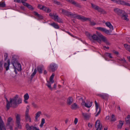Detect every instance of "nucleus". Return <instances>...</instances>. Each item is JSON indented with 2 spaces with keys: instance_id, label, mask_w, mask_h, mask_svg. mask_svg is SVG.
Wrapping results in <instances>:
<instances>
[{
  "instance_id": "1",
  "label": "nucleus",
  "mask_w": 130,
  "mask_h": 130,
  "mask_svg": "<svg viewBox=\"0 0 130 130\" xmlns=\"http://www.w3.org/2000/svg\"><path fill=\"white\" fill-rule=\"evenodd\" d=\"M114 11L118 15L121 16V18L127 21H129V19L127 17L128 15L123 10L116 8L114 9Z\"/></svg>"
},
{
  "instance_id": "2",
  "label": "nucleus",
  "mask_w": 130,
  "mask_h": 130,
  "mask_svg": "<svg viewBox=\"0 0 130 130\" xmlns=\"http://www.w3.org/2000/svg\"><path fill=\"white\" fill-rule=\"evenodd\" d=\"M71 17L74 18H77L78 19L81 20L83 22L86 21L87 20L89 19L86 18L84 16H81L80 15L72 13Z\"/></svg>"
},
{
  "instance_id": "3",
  "label": "nucleus",
  "mask_w": 130,
  "mask_h": 130,
  "mask_svg": "<svg viewBox=\"0 0 130 130\" xmlns=\"http://www.w3.org/2000/svg\"><path fill=\"white\" fill-rule=\"evenodd\" d=\"M58 68V66L55 63H52L50 64L48 66V69L49 71L55 72Z\"/></svg>"
},
{
  "instance_id": "4",
  "label": "nucleus",
  "mask_w": 130,
  "mask_h": 130,
  "mask_svg": "<svg viewBox=\"0 0 130 130\" xmlns=\"http://www.w3.org/2000/svg\"><path fill=\"white\" fill-rule=\"evenodd\" d=\"M15 116L16 126L18 128L21 129L22 128V126L20 123V115L17 113L16 114Z\"/></svg>"
},
{
  "instance_id": "5",
  "label": "nucleus",
  "mask_w": 130,
  "mask_h": 130,
  "mask_svg": "<svg viewBox=\"0 0 130 130\" xmlns=\"http://www.w3.org/2000/svg\"><path fill=\"white\" fill-rule=\"evenodd\" d=\"M87 36H88L89 37V38H90V37L92 38L94 40H97L100 43H101V39L98 37L96 35L94 34L93 35L91 36L89 33L88 32L87 33Z\"/></svg>"
},
{
  "instance_id": "6",
  "label": "nucleus",
  "mask_w": 130,
  "mask_h": 130,
  "mask_svg": "<svg viewBox=\"0 0 130 130\" xmlns=\"http://www.w3.org/2000/svg\"><path fill=\"white\" fill-rule=\"evenodd\" d=\"M30 109L29 106L28 105L26 107V109L25 112V119L26 120H28L30 122H31V119L30 116L29 115V109Z\"/></svg>"
},
{
  "instance_id": "7",
  "label": "nucleus",
  "mask_w": 130,
  "mask_h": 130,
  "mask_svg": "<svg viewBox=\"0 0 130 130\" xmlns=\"http://www.w3.org/2000/svg\"><path fill=\"white\" fill-rule=\"evenodd\" d=\"M95 126L96 128V130H102L103 129L102 125L100 123V121L99 120H97L96 122Z\"/></svg>"
},
{
  "instance_id": "8",
  "label": "nucleus",
  "mask_w": 130,
  "mask_h": 130,
  "mask_svg": "<svg viewBox=\"0 0 130 130\" xmlns=\"http://www.w3.org/2000/svg\"><path fill=\"white\" fill-rule=\"evenodd\" d=\"M96 95L97 96H99L102 99L105 100H107L109 97L108 94L105 93L97 94Z\"/></svg>"
},
{
  "instance_id": "9",
  "label": "nucleus",
  "mask_w": 130,
  "mask_h": 130,
  "mask_svg": "<svg viewBox=\"0 0 130 130\" xmlns=\"http://www.w3.org/2000/svg\"><path fill=\"white\" fill-rule=\"evenodd\" d=\"M96 34L97 36H98L99 37V38L101 39V40H102L103 41L105 42H107V40L106 38L101 33L96 31Z\"/></svg>"
},
{
  "instance_id": "10",
  "label": "nucleus",
  "mask_w": 130,
  "mask_h": 130,
  "mask_svg": "<svg viewBox=\"0 0 130 130\" xmlns=\"http://www.w3.org/2000/svg\"><path fill=\"white\" fill-rule=\"evenodd\" d=\"M12 59H14V60L13 61H14L15 59L16 60V62L14 63V65L16 68V69H17L18 71H21L22 70V69L20 64L17 62L16 59L14 58Z\"/></svg>"
},
{
  "instance_id": "11",
  "label": "nucleus",
  "mask_w": 130,
  "mask_h": 130,
  "mask_svg": "<svg viewBox=\"0 0 130 130\" xmlns=\"http://www.w3.org/2000/svg\"><path fill=\"white\" fill-rule=\"evenodd\" d=\"M0 130H6L4 123L1 116H0Z\"/></svg>"
},
{
  "instance_id": "12",
  "label": "nucleus",
  "mask_w": 130,
  "mask_h": 130,
  "mask_svg": "<svg viewBox=\"0 0 130 130\" xmlns=\"http://www.w3.org/2000/svg\"><path fill=\"white\" fill-rule=\"evenodd\" d=\"M19 96L18 95H16L12 98H10L11 100H12V104L13 105L15 106L17 105V100Z\"/></svg>"
},
{
  "instance_id": "13",
  "label": "nucleus",
  "mask_w": 130,
  "mask_h": 130,
  "mask_svg": "<svg viewBox=\"0 0 130 130\" xmlns=\"http://www.w3.org/2000/svg\"><path fill=\"white\" fill-rule=\"evenodd\" d=\"M62 12L63 14L68 17L71 16L72 12L64 9H62Z\"/></svg>"
},
{
  "instance_id": "14",
  "label": "nucleus",
  "mask_w": 130,
  "mask_h": 130,
  "mask_svg": "<svg viewBox=\"0 0 130 130\" xmlns=\"http://www.w3.org/2000/svg\"><path fill=\"white\" fill-rule=\"evenodd\" d=\"M12 100L10 99V101L8 102H6V110H9L10 107L12 106Z\"/></svg>"
},
{
  "instance_id": "15",
  "label": "nucleus",
  "mask_w": 130,
  "mask_h": 130,
  "mask_svg": "<svg viewBox=\"0 0 130 130\" xmlns=\"http://www.w3.org/2000/svg\"><path fill=\"white\" fill-rule=\"evenodd\" d=\"M7 63L5 62L4 64V67L6 71L8 70L9 68V66L10 65V60L8 59L7 61Z\"/></svg>"
},
{
  "instance_id": "16",
  "label": "nucleus",
  "mask_w": 130,
  "mask_h": 130,
  "mask_svg": "<svg viewBox=\"0 0 130 130\" xmlns=\"http://www.w3.org/2000/svg\"><path fill=\"white\" fill-rule=\"evenodd\" d=\"M44 67L43 66H39L37 67V70L38 72L39 73L41 74L42 73V70L44 69Z\"/></svg>"
},
{
  "instance_id": "17",
  "label": "nucleus",
  "mask_w": 130,
  "mask_h": 130,
  "mask_svg": "<svg viewBox=\"0 0 130 130\" xmlns=\"http://www.w3.org/2000/svg\"><path fill=\"white\" fill-rule=\"evenodd\" d=\"M73 101V100L72 97H69L67 99V104L68 105H70L72 103Z\"/></svg>"
},
{
  "instance_id": "18",
  "label": "nucleus",
  "mask_w": 130,
  "mask_h": 130,
  "mask_svg": "<svg viewBox=\"0 0 130 130\" xmlns=\"http://www.w3.org/2000/svg\"><path fill=\"white\" fill-rule=\"evenodd\" d=\"M53 17L54 18H53V19H54L55 20L57 21L59 23H61L62 22V20L58 17V15H54Z\"/></svg>"
},
{
  "instance_id": "19",
  "label": "nucleus",
  "mask_w": 130,
  "mask_h": 130,
  "mask_svg": "<svg viewBox=\"0 0 130 130\" xmlns=\"http://www.w3.org/2000/svg\"><path fill=\"white\" fill-rule=\"evenodd\" d=\"M34 12L35 15L38 18V20H41L43 19V17L42 15L39 14L36 11H34Z\"/></svg>"
},
{
  "instance_id": "20",
  "label": "nucleus",
  "mask_w": 130,
  "mask_h": 130,
  "mask_svg": "<svg viewBox=\"0 0 130 130\" xmlns=\"http://www.w3.org/2000/svg\"><path fill=\"white\" fill-rule=\"evenodd\" d=\"M83 117L86 119H88L90 117V114L87 113H82Z\"/></svg>"
},
{
  "instance_id": "21",
  "label": "nucleus",
  "mask_w": 130,
  "mask_h": 130,
  "mask_svg": "<svg viewBox=\"0 0 130 130\" xmlns=\"http://www.w3.org/2000/svg\"><path fill=\"white\" fill-rule=\"evenodd\" d=\"M96 10L100 12H102L103 13H106V12L104 11V10L102 8L99 7L98 6L96 8Z\"/></svg>"
},
{
  "instance_id": "22",
  "label": "nucleus",
  "mask_w": 130,
  "mask_h": 130,
  "mask_svg": "<svg viewBox=\"0 0 130 130\" xmlns=\"http://www.w3.org/2000/svg\"><path fill=\"white\" fill-rule=\"evenodd\" d=\"M110 121L111 122H114L116 121V119L115 115L113 114H112L110 118Z\"/></svg>"
},
{
  "instance_id": "23",
  "label": "nucleus",
  "mask_w": 130,
  "mask_h": 130,
  "mask_svg": "<svg viewBox=\"0 0 130 130\" xmlns=\"http://www.w3.org/2000/svg\"><path fill=\"white\" fill-rule=\"evenodd\" d=\"M105 25L108 27H109L110 29H113V26L111 24V23L109 22H107L105 23Z\"/></svg>"
},
{
  "instance_id": "24",
  "label": "nucleus",
  "mask_w": 130,
  "mask_h": 130,
  "mask_svg": "<svg viewBox=\"0 0 130 130\" xmlns=\"http://www.w3.org/2000/svg\"><path fill=\"white\" fill-rule=\"evenodd\" d=\"M72 5H74L76 7L79 8H82V6L78 2H76L75 1H74Z\"/></svg>"
},
{
  "instance_id": "25",
  "label": "nucleus",
  "mask_w": 130,
  "mask_h": 130,
  "mask_svg": "<svg viewBox=\"0 0 130 130\" xmlns=\"http://www.w3.org/2000/svg\"><path fill=\"white\" fill-rule=\"evenodd\" d=\"M41 111H39L36 114V116L35 117V121H38V118L40 116L41 114Z\"/></svg>"
},
{
  "instance_id": "26",
  "label": "nucleus",
  "mask_w": 130,
  "mask_h": 130,
  "mask_svg": "<svg viewBox=\"0 0 130 130\" xmlns=\"http://www.w3.org/2000/svg\"><path fill=\"white\" fill-rule=\"evenodd\" d=\"M130 119V116L129 115H128L125 118V121L126 123L127 124H130V120L129 119Z\"/></svg>"
},
{
  "instance_id": "27",
  "label": "nucleus",
  "mask_w": 130,
  "mask_h": 130,
  "mask_svg": "<svg viewBox=\"0 0 130 130\" xmlns=\"http://www.w3.org/2000/svg\"><path fill=\"white\" fill-rule=\"evenodd\" d=\"M50 25L56 29H58L59 28V26L54 22L51 24Z\"/></svg>"
},
{
  "instance_id": "28",
  "label": "nucleus",
  "mask_w": 130,
  "mask_h": 130,
  "mask_svg": "<svg viewBox=\"0 0 130 130\" xmlns=\"http://www.w3.org/2000/svg\"><path fill=\"white\" fill-rule=\"evenodd\" d=\"M124 122V121H122L121 120L120 121L119 124L117 126L118 128L121 129L123 124Z\"/></svg>"
},
{
  "instance_id": "29",
  "label": "nucleus",
  "mask_w": 130,
  "mask_h": 130,
  "mask_svg": "<svg viewBox=\"0 0 130 130\" xmlns=\"http://www.w3.org/2000/svg\"><path fill=\"white\" fill-rule=\"evenodd\" d=\"M55 76L54 73H53L52 75L50 77V81L52 84L54 82V81L53 80V78Z\"/></svg>"
},
{
  "instance_id": "30",
  "label": "nucleus",
  "mask_w": 130,
  "mask_h": 130,
  "mask_svg": "<svg viewBox=\"0 0 130 130\" xmlns=\"http://www.w3.org/2000/svg\"><path fill=\"white\" fill-rule=\"evenodd\" d=\"M32 127V126H30L28 123L26 124L25 127L27 130H31Z\"/></svg>"
},
{
  "instance_id": "31",
  "label": "nucleus",
  "mask_w": 130,
  "mask_h": 130,
  "mask_svg": "<svg viewBox=\"0 0 130 130\" xmlns=\"http://www.w3.org/2000/svg\"><path fill=\"white\" fill-rule=\"evenodd\" d=\"M86 18L89 19L87 20H86L87 21V20H88L90 22V24L92 26H94L96 24V23L94 21H91V19L90 18Z\"/></svg>"
},
{
  "instance_id": "32",
  "label": "nucleus",
  "mask_w": 130,
  "mask_h": 130,
  "mask_svg": "<svg viewBox=\"0 0 130 130\" xmlns=\"http://www.w3.org/2000/svg\"><path fill=\"white\" fill-rule=\"evenodd\" d=\"M14 59H12V63L13 65V66L14 67V72L16 74H17V72L16 71V68L14 65V63H15L16 62V60L15 59L14 61H13L14 60Z\"/></svg>"
},
{
  "instance_id": "33",
  "label": "nucleus",
  "mask_w": 130,
  "mask_h": 130,
  "mask_svg": "<svg viewBox=\"0 0 130 130\" xmlns=\"http://www.w3.org/2000/svg\"><path fill=\"white\" fill-rule=\"evenodd\" d=\"M124 46L126 50L130 52V45L125 44H124Z\"/></svg>"
},
{
  "instance_id": "34",
  "label": "nucleus",
  "mask_w": 130,
  "mask_h": 130,
  "mask_svg": "<svg viewBox=\"0 0 130 130\" xmlns=\"http://www.w3.org/2000/svg\"><path fill=\"white\" fill-rule=\"evenodd\" d=\"M84 103L85 104V106L88 108H89L92 105V102H90L89 105L88 104H87V103H85H85H83V104Z\"/></svg>"
},
{
  "instance_id": "35",
  "label": "nucleus",
  "mask_w": 130,
  "mask_h": 130,
  "mask_svg": "<svg viewBox=\"0 0 130 130\" xmlns=\"http://www.w3.org/2000/svg\"><path fill=\"white\" fill-rule=\"evenodd\" d=\"M77 107V105L75 103L72 105L71 106V108L72 109H76Z\"/></svg>"
},
{
  "instance_id": "36",
  "label": "nucleus",
  "mask_w": 130,
  "mask_h": 130,
  "mask_svg": "<svg viewBox=\"0 0 130 130\" xmlns=\"http://www.w3.org/2000/svg\"><path fill=\"white\" fill-rule=\"evenodd\" d=\"M125 2V1H123L119 0L118 4L121 5H124Z\"/></svg>"
},
{
  "instance_id": "37",
  "label": "nucleus",
  "mask_w": 130,
  "mask_h": 130,
  "mask_svg": "<svg viewBox=\"0 0 130 130\" xmlns=\"http://www.w3.org/2000/svg\"><path fill=\"white\" fill-rule=\"evenodd\" d=\"M96 28L98 30L104 32V31L105 29V28L101 27H97Z\"/></svg>"
},
{
  "instance_id": "38",
  "label": "nucleus",
  "mask_w": 130,
  "mask_h": 130,
  "mask_svg": "<svg viewBox=\"0 0 130 130\" xmlns=\"http://www.w3.org/2000/svg\"><path fill=\"white\" fill-rule=\"evenodd\" d=\"M96 28L98 30L104 32V31L105 29V28L101 27H97Z\"/></svg>"
},
{
  "instance_id": "39",
  "label": "nucleus",
  "mask_w": 130,
  "mask_h": 130,
  "mask_svg": "<svg viewBox=\"0 0 130 130\" xmlns=\"http://www.w3.org/2000/svg\"><path fill=\"white\" fill-rule=\"evenodd\" d=\"M45 123V120L44 118H43L42 119L41 121V124L40 125V127H43L44 124Z\"/></svg>"
},
{
  "instance_id": "40",
  "label": "nucleus",
  "mask_w": 130,
  "mask_h": 130,
  "mask_svg": "<svg viewBox=\"0 0 130 130\" xmlns=\"http://www.w3.org/2000/svg\"><path fill=\"white\" fill-rule=\"evenodd\" d=\"M3 60H2L0 61V70L2 71L3 70Z\"/></svg>"
},
{
  "instance_id": "41",
  "label": "nucleus",
  "mask_w": 130,
  "mask_h": 130,
  "mask_svg": "<svg viewBox=\"0 0 130 130\" xmlns=\"http://www.w3.org/2000/svg\"><path fill=\"white\" fill-rule=\"evenodd\" d=\"M6 7V4L5 2H0V7Z\"/></svg>"
},
{
  "instance_id": "42",
  "label": "nucleus",
  "mask_w": 130,
  "mask_h": 130,
  "mask_svg": "<svg viewBox=\"0 0 130 130\" xmlns=\"http://www.w3.org/2000/svg\"><path fill=\"white\" fill-rule=\"evenodd\" d=\"M12 120V119L11 117H9L7 120V125H8L10 124V122Z\"/></svg>"
},
{
  "instance_id": "43",
  "label": "nucleus",
  "mask_w": 130,
  "mask_h": 130,
  "mask_svg": "<svg viewBox=\"0 0 130 130\" xmlns=\"http://www.w3.org/2000/svg\"><path fill=\"white\" fill-rule=\"evenodd\" d=\"M24 99L25 100H28L29 98V96L28 93H26L24 96Z\"/></svg>"
},
{
  "instance_id": "44",
  "label": "nucleus",
  "mask_w": 130,
  "mask_h": 130,
  "mask_svg": "<svg viewBox=\"0 0 130 130\" xmlns=\"http://www.w3.org/2000/svg\"><path fill=\"white\" fill-rule=\"evenodd\" d=\"M37 70L36 69H35L34 71L32 74L31 75V78H32L35 75L37 72Z\"/></svg>"
},
{
  "instance_id": "45",
  "label": "nucleus",
  "mask_w": 130,
  "mask_h": 130,
  "mask_svg": "<svg viewBox=\"0 0 130 130\" xmlns=\"http://www.w3.org/2000/svg\"><path fill=\"white\" fill-rule=\"evenodd\" d=\"M32 105L33 107L35 108H38V106L37 104L34 102L32 103Z\"/></svg>"
},
{
  "instance_id": "46",
  "label": "nucleus",
  "mask_w": 130,
  "mask_h": 130,
  "mask_svg": "<svg viewBox=\"0 0 130 130\" xmlns=\"http://www.w3.org/2000/svg\"><path fill=\"white\" fill-rule=\"evenodd\" d=\"M119 60L120 61H122L123 63H124L126 62V60L124 58H121Z\"/></svg>"
},
{
  "instance_id": "47",
  "label": "nucleus",
  "mask_w": 130,
  "mask_h": 130,
  "mask_svg": "<svg viewBox=\"0 0 130 130\" xmlns=\"http://www.w3.org/2000/svg\"><path fill=\"white\" fill-rule=\"evenodd\" d=\"M4 60H7L8 57V54L7 53H5L4 55Z\"/></svg>"
},
{
  "instance_id": "48",
  "label": "nucleus",
  "mask_w": 130,
  "mask_h": 130,
  "mask_svg": "<svg viewBox=\"0 0 130 130\" xmlns=\"http://www.w3.org/2000/svg\"><path fill=\"white\" fill-rule=\"evenodd\" d=\"M91 7H92L93 8V9L96 10V7H98V6H97L92 3H91Z\"/></svg>"
},
{
  "instance_id": "49",
  "label": "nucleus",
  "mask_w": 130,
  "mask_h": 130,
  "mask_svg": "<svg viewBox=\"0 0 130 130\" xmlns=\"http://www.w3.org/2000/svg\"><path fill=\"white\" fill-rule=\"evenodd\" d=\"M24 0H14V1L16 3H22Z\"/></svg>"
},
{
  "instance_id": "50",
  "label": "nucleus",
  "mask_w": 130,
  "mask_h": 130,
  "mask_svg": "<svg viewBox=\"0 0 130 130\" xmlns=\"http://www.w3.org/2000/svg\"><path fill=\"white\" fill-rule=\"evenodd\" d=\"M22 99L21 98H19L18 100H17V104H19L21 103H22Z\"/></svg>"
},
{
  "instance_id": "51",
  "label": "nucleus",
  "mask_w": 130,
  "mask_h": 130,
  "mask_svg": "<svg viewBox=\"0 0 130 130\" xmlns=\"http://www.w3.org/2000/svg\"><path fill=\"white\" fill-rule=\"evenodd\" d=\"M24 1H23V2H22V3H23V5L25 6L26 7H27L28 4L27 3H26L25 2L26 1V0H24Z\"/></svg>"
},
{
  "instance_id": "52",
  "label": "nucleus",
  "mask_w": 130,
  "mask_h": 130,
  "mask_svg": "<svg viewBox=\"0 0 130 130\" xmlns=\"http://www.w3.org/2000/svg\"><path fill=\"white\" fill-rule=\"evenodd\" d=\"M68 2L73 4L75 1L74 0H66Z\"/></svg>"
},
{
  "instance_id": "53",
  "label": "nucleus",
  "mask_w": 130,
  "mask_h": 130,
  "mask_svg": "<svg viewBox=\"0 0 130 130\" xmlns=\"http://www.w3.org/2000/svg\"><path fill=\"white\" fill-rule=\"evenodd\" d=\"M105 34H107L108 35H110L111 34L109 33V30H107L106 29H105V30L104 32Z\"/></svg>"
},
{
  "instance_id": "54",
  "label": "nucleus",
  "mask_w": 130,
  "mask_h": 130,
  "mask_svg": "<svg viewBox=\"0 0 130 130\" xmlns=\"http://www.w3.org/2000/svg\"><path fill=\"white\" fill-rule=\"evenodd\" d=\"M106 55L108 56L109 58H112V56L111 55V54L109 53H106Z\"/></svg>"
},
{
  "instance_id": "55",
  "label": "nucleus",
  "mask_w": 130,
  "mask_h": 130,
  "mask_svg": "<svg viewBox=\"0 0 130 130\" xmlns=\"http://www.w3.org/2000/svg\"><path fill=\"white\" fill-rule=\"evenodd\" d=\"M52 1H54V2L55 4H57L58 5H60V3L58 2L57 1H55V0H52Z\"/></svg>"
},
{
  "instance_id": "56",
  "label": "nucleus",
  "mask_w": 130,
  "mask_h": 130,
  "mask_svg": "<svg viewBox=\"0 0 130 130\" xmlns=\"http://www.w3.org/2000/svg\"><path fill=\"white\" fill-rule=\"evenodd\" d=\"M27 7L30 10H32L34 9V8H33L32 6L29 4Z\"/></svg>"
},
{
  "instance_id": "57",
  "label": "nucleus",
  "mask_w": 130,
  "mask_h": 130,
  "mask_svg": "<svg viewBox=\"0 0 130 130\" xmlns=\"http://www.w3.org/2000/svg\"><path fill=\"white\" fill-rule=\"evenodd\" d=\"M38 7L39 9L42 10L43 8V6L40 4H39Z\"/></svg>"
},
{
  "instance_id": "58",
  "label": "nucleus",
  "mask_w": 130,
  "mask_h": 130,
  "mask_svg": "<svg viewBox=\"0 0 130 130\" xmlns=\"http://www.w3.org/2000/svg\"><path fill=\"white\" fill-rule=\"evenodd\" d=\"M95 106L96 107V111H97L99 108V105L98 104H95Z\"/></svg>"
},
{
  "instance_id": "59",
  "label": "nucleus",
  "mask_w": 130,
  "mask_h": 130,
  "mask_svg": "<svg viewBox=\"0 0 130 130\" xmlns=\"http://www.w3.org/2000/svg\"><path fill=\"white\" fill-rule=\"evenodd\" d=\"M47 8L46 7L43 6V8L42 9V10L46 12V9H47Z\"/></svg>"
},
{
  "instance_id": "60",
  "label": "nucleus",
  "mask_w": 130,
  "mask_h": 130,
  "mask_svg": "<svg viewBox=\"0 0 130 130\" xmlns=\"http://www.w3.org/2000/svg\"><path fill=\"white\" fill-rule=\"evenodd\" d=\"M32 130H39V129L37 128V127L32 126Z\"/></svg>"
},
{
  "instance_id": "61",
  "label": "nucleus",
  "mask_w": 130,
  "mask_h": 130,
  "mask_svg": "<svg viewBox=\"0 0 130 130\" xmlns=\"http://www.w3.org/2000/svg\"><path fill=\"white\" fill-rule=\"evenodd\" d=\"M51 11V10L48 8H47L46 12L47 13H49Z\"/></svg>"
},
{
  "instance_id": "62",
  "label": "nucleus",
  "mask_w": 130,
  "mask_h": 130,
  "mask_svg": "<svg viewBox=\"0 0 130 130\" xmlns=\"http://www.w3.org/2000/svg\"><path fill=\"white\" fill-rule=\"evenodd\" d=\"M66 32L70 35L72 37H74V36L68 31H66Z\"/></svg>"
},
{
  "instance_id": "63",
  "label": "nucleus",
  "mask_w": 130,
  "mask_h": 130,
  "mask_svg": "<svg viewBox=\"0 0 130 130\" xmlns=\"http://www.w3.org/2000/svg\"><path fill=\"white\" fill-rule=\"evenodd\" d=\"M113 53L115 54H116L117 55H118L119 54V52L118 51H116L115 50H113Z\"/></svg>"
},
{
  "instance_id": "64",
  "label": "nucleus",
  "mask_w": 130,
  "mask_h": 130,
  "mask_svg": "<svg viewBox=\"0 0 130 130\" xmlns=\"http://www.w3.org/2000/svg\"><path fill=\"white\" fill-rule=\"evenodd\" d=\"M78 122V119L76 118H75L74 121V123L75 124H77V122Z\"/></svg>"
}]
</instances>
